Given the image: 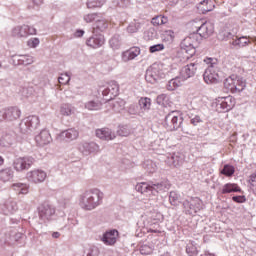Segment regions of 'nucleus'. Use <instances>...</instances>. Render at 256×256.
Here are the masks:
<instances>
[{
  "label": "nucleus",
  "mask_w": 256,
  "mask_h": 256,
  "mask_svg": "<svg viewBox=\"0 0 256 256\" xmlns=\"http://www.w3.org/2000/svg\"><path fill=\"white\" fill-rule=\"evenodd\" d=\"M102 201L103 192L97 188L87 190L79 196V205L84 211H93V209H97Z\"/></svg>",
  "instance_id": "obj_1"
},
{
  "label": "nucleus",
  "mask_w": 256,
  "mask_h": 256,
  "mask_svg": "<svg viewBox=\"0 0 256 256\" xmlns=\"http://www.w3.org/2000/svg\"><path fill=\"white\" fill-rule=\"evenodd\" d=\"M203 61L208 66L203 74L205 83L208 85L219 83L221 76H219V61L217 58H205Z\"/></svg>",
  "instance_id": "obj_2"
},
{
  "label": "nucleus",
  "mask_w": 256,
  "mask_h": 256,
  "mask_svg": "<svg viewBox=\"0 0 256 256\" xmlns=\"http://www.w3.org/2000/svg\"><path fill=\"white\" fill-rule=\"evenodd\" d=\"M168 74L169 71L165 68V65L155 63L146 70L145 79L147 83L156 85L161 79H165Z\"/></svg>",
  "instance_id": "obj_3"
},
{
  "label": "nucleus",
  "mask_w": 256,
  "mask_h": 256,
  "mask_svg": "<svg viewBox=\"0 0 256 256\" xmlns=\"http://www.w3.org/2000/svg\"><path fill=\"white\" fill-rule=\"evenodd\" d=\"M224 87H226L228 91H231L232 93H239L245 89L246 82L243 80V78L232 75L225 79Z\"/></svg>",
  "instance_id": "obj_4"
},
{
  "label": "nucleus",
  "mask_w": 256,
  "mask_h": 256,
  "mask_svg": "<svg viewBox=\"0 0 256 256\" xmlns=\"http://www.w3.org/2000/svg\"><path fill=\"white\" fill-rule=\"evenodd\" d=\"M33 163H35V159L33 157L24 156L16 158L12 163V167L17 173H23V171L31 169Z\"/></svg>",
  "instance_id": "obj_5"
},
{
  "label": "nucleus",
  "mask_w": 256,
  "mask_h": 256,
  "mask_svg": "<svg viewBox=\"0 0 256 256\" xmlns=\"http://www.w3.org/2000/svg\"><path fill=\"white\" fill-rule=\"evenodd\" d=\"M181 123H183V119H181L179 112L172 111L165 117L164 127L168 131H175L181 127Z\"/></svg>",
  "instance_id": "obj_6"
},
{
  "label": "nucleus",
  "mask_w": 256,
  "mask_h": 256,
  "mask_svg": "<svg viewBox=\"0 0 256 256\" xmlns=\"http://www.w3.org/2000/svg\"><path fill=\"white\" fill-rule=\"evenodd\" d=\"M191 26L196 27V31L200 34L202 39L211 37V34L215 31V27L210 22L203 23L201 21H192Z\"/></svg>",
  "instance_id": "obj_7"
},
{
  "label": "nucleus",
  "mask_w": 256,
  "mask_h": 256,
  "mask_svg": "<svg viewBox=\"0 0 256 256\" xmlns=\"http://www.w3.org/2000/svg\"><path fill=\"white\" fill-rule=\"evenodd\" d=\"M39 117L32 115L24 118L20 123V131L21 133H31V131H35L37 127H39Z\"/></svg>",
  "instance_id": "obj_8"
},
{
  "label": "nucleus",
  "mask_w": 256,
  "mask_h": 256,
  "mask_svg": "<svg viewBox=\"0 0 256 256\" xmlns=\"http://www.w3.org/2000/svg\"><path fill=\"white\" fill-rule=\"evenodd\" d=\"M184 211L188 213V215H193V213H197L203 209V201L199 199V197L191 198L190 200H185L183 202Z\"/></svg>",
  "instance_id": "obj_9"
},
{
  "label": "nucleus",
  "mask_w": 256,
  "mask_h": 256,
  "mask_svg": "<svg viewBox=\"0 0 256 256\" xmlns=\"http://www.w3.org/2000/svg\"><path fill=\"white\" fill-rule=\"evenodd\" d=\"M21 117V110L17 107H8L0 110V121H17Z\"/></svg>",
  "instance_id": "obj_10"
},
{
  "label": "nucleus",
  "mask_w": 256,
  "mask_h": 256,
  "mask_svg": "<svg viewBox=\"0 0 256 256\" xmlns=\"http://www.w3.org/2000/svg\"><path fill=\"white\" fill-rule=\"evenodd\" d=\"M78 149L85 157H88V155H97V153L101 152V146L93 141L82 142Z\"/></svg>",
  "instance_id": "obj_11"
},
{
  "label": "nucleus",
  "mask_w": 256,
  "mask_h": 256,
  "mask_svg": "<svg viewBox=\"0 0 256 256\" xmlns=\"http://www.w3.org/2000/svg\"><path fill=\"white\" fill-rule=\"evenodd\" d=\"M39 217L42 221L47 222L53 219L55 215V207L48 202L42 203L38 208Z\"/></svg>",
  "instance_id": "obj_12"
},
{
  "label": "nucleus",
  "mask_w": 256,
  "mask_h": 256,
  "mask_svg": "<svg viewBox=\"0 0 256 256\" xmlns=\"http://www.w3.org/2000/svg\"><path fill=\"white\" fill-rule=\"evenodd\" d=\"M233 107H235V99L231 96L219 98L216 102V111L218 113H227Z\"/></svg>",
  "instance_id": "obj_13"
},
{
  "label": "nucleus",
  "mask_w": 256,
  "mask_h": 256,
  "mask_svg": "<svg viewBox=\"0 0 256 256\" xmlns=\"http://www.w3.org/2000/svg\"><path fill=\"white\" fill-rule=\"evenodd\" d=\"M36 34H37V29L29 25L16 26L12 30V35L18 38L29 37V35H36Z\"/></svg>",
  "instance_id": "obj_14"
},
{
  "label": "nucleus",
  "mask_w": 256,
  "mask_h": 256,
  "mask_svg": "<svg viewBox=\"0 0 256 256\" xmlns=\"http://www.w3.org/2000/svg\"><path fill=\"white\" fill-rule=\"evenodd\" d=\"M100 91H102V95L104 97L113 99V97H117V95H119V83H117L115 80H112L106 84L105 88H100Z\"/></svg>",
  "instance_id": "obj_15"
},
{
  "label": "nucleus",
  "mask_w": 256,
  "mask_h": 256,
  "mask_svg": "<svg viewBox=\"0 0 256 256\" xmlns=\"http://www.w3.org/2000/svg\"><path fill=\"white\" fill-rule=\"evenodd\" d=\"M26 179L30 183H35V184L43 183V181H45V179H47V173L43 170L34 169V170L27 172Z\"/></svg>",
  "instance_id": "obj_16"
},
{
  "label": "nucleus",
  "mask_w": 256,
  "mask_h": 256,
  "mask_svg": "<svg viewBox=\"0 0 256 256\" xmlns=\"http://www.w3.org/2000/svg\"><path fill=\"white\" fill-rule=\"evenodd\" d=\"M201 68V64L198 62L190 63L184 66L180 72V76L183 78L184 81L187 79L194 77L195 73H197V69Z\"/></svg>",
  "instance_id": "obj_17"
},
{
  "label": "nucleus",
  "mask_w": 256,
  "mask_h": 256,
  "mask_svg": "<svg viewBox=\"0 0 256 256\" xmlns=\"http://www.w3.org/2000/svg\"><path fill=\"white\" fill-rule=\"evenodd\" d=\"M17 209H19V206H17V201L13 198L7 199L1 206L0 211L2 215H13V213H16Z\"/></svg>",
  "instance_id": "obj_18"
},
{
  "label": "nucleus",
  "mask_w": 256,
  "mask_h": 256,
  "mask_svg": "<svg viewBox=\"0 0 256 256\" xmlns=\"http://www.w3.org/2000/svg\"><path fill=\"white\" fill-rule=\"evenodd\" d=\"M109 29V21L103 17L96 18V21L92 28L93 35H99L101 33H105Z\"/></svg>",
  "instance_id": "obj_19"
},
{
  "label": "nucleus",
  "mask_w": 256,
  "mask_h": 256,
  "mask_svg": "<svg viewBox=\"0 0 256 256\" xmlns=\"http://www.w3.org/2000/svg\"><path fill=\"white\" fill-rule=\"evenodd\" d=\"M96 137L101 141H113L117 138V134L109 128H100L96 130Z\"/></svg>",
  "instance_id": "obj_20"
},
{
  "label": "nucleus",
  "mask_w": 256,
  "mask_h": 256,
  "mask_svg": "<svg viewBox=\"0 0 256 256\" xmlns=\"http://www.w3.org/2000/svg\"><path fill=\"white\" fill-rule=\"evenodd\" d=\"M180 47L182 49V53H185L187 56L186 58L189 59V57H193L195 55V45L191 43V38L186 37L180 44Z\"/></svg>",
  "instance_id": "obj_21"
},
{
  "label": "nucleus",
  "mask_w": 256,
  "mask_h": 256,
  "mask_svg": "<svg viewBox=\"0 0 256 256\" xmlns=\"http://www.w3.org/2000/svg\"><path fill=\"white\" fill-rule=\"evenodd\" d=\"M86 45L92 47V49H99V47L105 45V36L103 34H94L86 41Z\"/></svg>",
  "instance_id": "obj_22"
},
{
  "label": "nucleus",
  "mask_w": 256,
  "mask_h": 256,
  "mask_svg": "<svg viewBox=\"0 0 256 256\" xmlns=\"http://www.w3.org/2000/svg\"><path fill=\"white\" fill-rule=\"evenodd\" d=\"M119 237V231L110 230L103 234L101 241L104 245H115L117 243V238Z\"/></svg>",
  "instance_id": "obj_23"
},
{
  "label": "nucleus",
  "mask_w": 256,
  "mask_h": 256,
  "mask_svg": "<svg viewBox=\"0 0 256 256\" xmlns=\"http://www.w3.org/2000/svg\"><path fill=\"white\" fill-rule=\"evenodd\" d=\"M139 55H141V48L132 47L122 53V61L124 63H128V61H133V59H136V57H139Z\"/></svg>",
  "instance_id": "obj_24"
},
{
  "label": "nucleus",
  "mask_w": 256,
  "mask_h": 256,
  "mask_svg": "<svg viewBox=\"0 0 256 256\" xmlns=\"http://www.w3.org/2000/svg\"><path fill=\"white\" fill-rule=\"evenodd\" d=\"M35 141L40 147H43L44 145H49L51 143L52 138L51 134L48 132V130H42L36 137Z\"/></svg>",
  "instance_id": "obj_25"
},
{
  "label": "nucleus",
  "mask_w": 256,
  "mask_h": 256,
  "mask_svg": "<svg viewBox=\"0 0 256 256\" xmlns=\"http://www.w3.org/2000/svg\"><path fill=\"white\" fill-rule=\"evenodd\" d=\"M108 105L112 107L113 111L116 113H121L123 109H125V100L121 98H115V99H108Z\"/></svg>",
  "instance_id": "obj_26"
},
{
  "label": "nucleus",
  "mask_w": 256,
  "mask_h": 256,
  "mask_svg": "<svg viewBox=\"0 0 256 256\" xmlns=\"http://www.w3.org/2000/svg\"><path fill=\"white\" fill-rule=\"evenodd\" d=\"M79 137V131L76 129H68L59 134L60 139H66V141H75Z\"/></svg>",
  "instance_id": "obj_27"
},
{
  "label": "nucleus",
  "mask_w": 256,
  "mask_h": 256,
  "mask_svg": "<svg viewBox=\"0 0 256 256\" xmlns=\"http://www.w3.org/2000/svg\"><path fill=\"white\" fill-rule=\"evenodd\" d=\"M136 191L141 193L142 195H146V197H151L153 195V188L151 185L141 182L136 185Z\"/></svg>",
  "instance_id": "obj_28"
},
{
  "label": "nucleus",
  "mask_w": 256,
  "mask_h": 256,
  "mask_svg": "<svg viewBox=\"0 0 256 256\" xmlns=\"http://www.w3.org/2000/svg\"><path fill=\"white\" fill-rule=\"evenodd\" d=\"M185 83V80L181 76H177L173 79H171L167 85L166 89L167 91H175V89H178V87H181Z\"/></svg>",
  "instance_id": "obj_29"
},
{
  "label": "nucleus",
  "mask_w": 256,
  "mask_h": 256,
  "mask_svg": "<svg viewBox=\"0 0 256 256\" xmlns=\"http://www.w3.org/2000/svg\"><path fill=\"white\" fill-rule=\"evenodd\" d=\"M166 163L169 167H181L183 165V158L177 154H170L166 159Z\"/></svg>",
  "instance_id": "obj_30"
},
{
  "label": "nucleus",
  "mask_w": 256,
  "mask_h": 256,
  "mask_svg": "<svg viewBox=\"0 0 256 256\" xmlns=\"http://www.w3.org/2000/svg\"><path fill=\"white\" fill-rule=\"evenodd\" d=\"M60 115L62 117H71V115H75V108L69 103H63L60 105Z\"/></svg>",
  "instance_id": "obj_31"
},
{
  "label": "nucleus",
  "mask_w": 256,
  "mask_h": 256,
  "mask_svg": "<svg viewBox=\"0 0 256 256\" xmlns=\"http://www.w3.org/2000/svg\"><path fill=\"white\" fill-rule=\"evenodd\" d=\"M15 143V136L11 134H3L0 138V147L9 148Z\"/></svg>",
  "instance_id": "obj_32"
},
{
  "label": "nucleus",
  "mask_w": 256,
  "mask_h": 256,
  "mask_svg": "<svg viewBox=\"0 0 256 256\" xmlns=\"http://www.w3.org/2000/svg\"><path fill=\"white\" fill-rule=\"evenodd\" d=\"M198 9L202 13H209V11H213L215 9V5L213 4V0H203L198 4Z\"/></svg>",
  "instance_id": "obj_33"
},
{
  "label": "nucleus",
  "mask_w": 256,
  "mask_h": 256,
  "mask_svg": "<svg viewBox=\"0 0 256 256\" xmlns=\"http://www.w3.org/2000/svg\"><path fill=\"white\" fill-rule=\"evenodd\" d=\"M249 43H251V41H249V39L246 36H242V37L236 36L235 38H233L231 45H233V47L241 48V47H247Z\"/></svg>",
  "instance_id": "obj_34"
},
{
  "label": "nucleus",
  "mask_w": 256,
  "mask_h": 256,
  "mask_svg": "<svg viewBox=\"0 0 256 256\" xmlns=\"http://www.w3.org/2000/svg\"><path fill=\"white\" fill-rule=\"evenodd\" d=\"M13 191H16L18 195H27L29 193V185L23 183L12 184Z\"/></svg>",
  "instance_id": "obj_35"
},
{
  "label": "nucleus",
  "mask_w": 256,
  "mask_h": 256,
  "mask_svg": "<svg viewBox=\"0 0 256 256\" xmlns=\"http://www.w3.org/2000/svg\"><path fill=\"white\" fill-rule=\"evenodd\" d=\"M13 177L14 172L11 168H5L0 171V179L3 181V183H8V181H11Z\"/></svg>",
  "instance_id": "obj_36"
},
{
  "label": "nucleus",
  "mask_w": 256,
  "mask_h": 256,
  "mask_svg": "<svg viewBox=\"0 0 256 256\" xmlns=\"http://www.w3.org/2000/svg\"><path fill=\"white\" fill-rule=\"evenodd\" d=\"M240 191H241V188L239 187V185L235 183L225 184L222 188V193L224 195L227 193H240Z\"/></svg>",
  "instance_id": "obj_37"
},
{
  "label": "nucleus",
  "mask_w": 256,
  "mask_h": 256,
  "mask_svg": "<svg viewBox=\"0 0 256 256\" xmlns=\"http://www.w3.org/2000/svg\"><path fill=\"white\" fill-rule=\"evenodd\" d=\"M84 107L88 109V111H99V109L103 107V104L99 100H90L85 103Z\"/></svg>",
  "instance_id": "obj_38"
},
{
  "label": "nucleus",
  "mask_w": 256,
  "mask_h": 256,
  "mask_svg": "<svg viewBox=\"0 0 256 256\" xmlns=\"http://www.w3.org/2000/svg\"><path fill=\"white\" fill-rule=\"evenodd\" d=\"M131 133H133V130L127 125L120 126L117 130V135H119V137H129Z\"/></svg>",
  "instance_id": "obj_39"
},
{
  "label": "nucleus",
  "mask_w": 256,
  "mask_h": 256,
  "mask_svg": "<svg viewBox=\"0 0 256 256\" xmlns=\"http://www.w3.org/2000/svg\"><path fill=\"white\" fill-rule=\"evenodd\" d=\"M138 103L142 111H149V109H151V98L142 97L139 99Z\"/></svg>",
  "instance_id": "obj_40"
},
{
  "label": "nucleus",
  "mask_w": 256,
  "mask_h": 256,
  "mask_svg": "<svg viewBox=\"0 0 256 256\" xmlns=\"http://www.w3.org/2000/svg\"><path fill=\"white\" fill-rule=\"evenodd\" d=\"M110 47L116 51L117 49H120L121 47V36L120 35H114L110 41H109Z\"/></svg>",
  "instance_id": "obj_41"
},
{
  "label": "nucleus",
  "mask_w": 256,
  "mask_h": 256,
  "mask_svg": "<svg viewBox=\"0 0 256 256\" xmlns=\"http://www.w3.org/2000/svg\"><path fill=\"white\" fill-rule=\"evenodd\" d=\"M161 39H163L166 43H171V41L175 39V33L173 30L163 31L161 34Z\"/></svg>",
  "instance_id": "obj_42"
},
{
  "label": "nucleus",
  "mask_w": 256,
  "mask_h": 256,
  "mask_svg": "<svg viewBox=\"0 0 256 256\" xmlns=\"http://www.w3.org/2000/svg\"><path fill=\"white\" fill-rule=\"evenodd\" d=\"M187 38L190 39L191 43H192L195 47H197V43H200L201 40L203 39V38L201 37V34H199V32H198V33H197V32H191V33L189 34V36H187Z\"/></svg>",
  "instance_id": "obj_43"
},
{
  "label": "nucleus",
  "mask_w": 256,
  "mask_h": 256,
  "mask_svg": "<svg viewBox=\"0 0 256 256\" xmlns=\"http://www.w3.org/2000/svg\"><path fill=\"white\" fill-rule=\"evenodd\" d=\"M144 169L148 173H155V171H157V164L155 162H153V160H147L144 163Z\"/></svg>",
  "instance_id": "obj_44"
},
{
  "label": "nucleus",
  "mask_w": 256,
  "mask_h": 256,
  "mask_svg": "<svg viewBox=\"0 0 256 256\" xmlns=\"http://www.w3.org/2000/svg\"><path fill=\"white\" fill-rule=\"evenodd\" d=\"M168 19L165 16H156L152 19L151 23L154 27H159V25H165Z\"/></svg>",
  "instance_id": "obj_45"
},
{
  "label": "nucleus",
  "mask_w": 256,
  "mask_h": 256,
  "mask_svg": "<svg viewBox=\"0 0 256 256\" xmlns=\"http://www.w3.org/2000/svg\"><path fill=\"white\" fill-rule=\"evenodd\" d=\"M141 29V23L139 22H131L128 27L126 28L127 33L133 34L137 33Z\"/></svg>",
  "instance_id": "obj_46"
},
{
  "label": "nucleus",
  "mask_w": 256,
  "mask_h": 256,
  "mask_svg": "<svg viewBox=\"0 0 256 256\" xmlns=\"http://www.w3.org/2000/svg\"><path fill=\"white\" fill-rule=\"evenodd\" d=\"M221 173L222 175H226V177H231L235 173V168L231 165H225Z\"/></svg>",
  "instance_id": "obj_47"
},
{
  "label": "nucleus",
  "mask_w": 256,
  "mask_h": 256,
  "mask_svg": "<svg viewBox=\"0 0 256 256\" xmlns=\"http://www.w3.org/2000/svg\"><path fill=\"white\" fill-rule=\"evenodd\" d=\"M22 65H33L35 58L31 55H21Z\"/></svg>",
  "instance_id": "obj_48"
},
{
  "label": "nucleus",
  "mask_w": 256,
  "mask_h": 256,
  "mask_svg": "<svg viewBox=\"0 0 256 256\" xmlns=\"http://www.w3.org/2000/svg\"><path fill=\"white\" fill-rule=\"evenodd\" d=\"M69 81H71V76L67 73L61 74L60 77H58L60 85H68Z\"/></svg>",
  "instance_id": "obj_49"
},
{
  "label": "nucleus",
  "mask_w": 256,
  "mask_h": 256,
  "mask_svg": "<svg viewBox=\"0 0 256 256\" xmlns=\"http://www.w3.org/2000/svg\"><path fill=\"white\" fill-rule=\"evenodd\" d=\"M169 201L174 206L179 205V194L175 191L170 192Z\"/></svg>",
  "instance_id": "obj_50"
},
{
  "label": "nucleus",
  "mask_w": 256,
  "mask_h": 256,
  "mask_svg": "<svg viewBox=\"0 0 256 256\" xmlns=\"http://www.w3.org/2000/svg\"><path fill=\"white\" fill-rule=\"evenodd\" d=\"M152 193H154V191L156 193H159V191H165V189H167V184L165 183H157V184H152Z\"/></svg>",
  "instance_id": "obj_51"
},
{
  "label": "nucleus",
  "mask_w": 256,
  "mask_h": 256,
  "mask_svg": "<svg viewBox=\"0 0 256 256\" xmlns=\"http://www.w3.org/2000/svg\"><path fill=\"white\" fill-rule=\"evenodd\" d=\"M98 15L96 13H90V14H85L83 16V19L85 23H93V21H97Z\"/></svg>",
  "instance_id": "obj_52"
},
{
  "label": "nucleus",
  "mask_w": 256,
  "mask_h": 256,
  "mask_svg": "<svg viewBox=\"0 0 256 256\" xmlns=\"http://www.w3.org/2000/svg\"><path fill=\"white\" fill-rule=\"evenodd\" d=\"M113 7H121L122 9H125L126 7H129V0H114Z\"/></svg>",
  "instance_id": "obj_53"
},
{
  "label": "nucleus",
  "mask_w": 256,
  "mask_h": 256,
  "mask_svg": "<svg viewBox=\"0 0 256 256\" xmlns=\"http://www.w3.org/2000/svg\"><path fill=\"white\" fill-rule=\"evenodd\" d=\"M106 0H96V3L93 4V2H87L88 9H95L96 7H103L105 5Z\"/></svg>",
  "instance_id": "obj_54"
},
{
  "label": "nucleus",
  "mask_w": 256,
  "mask_h": 256,
  "mask_svg": "<svg viewBox=\"0 0 256 256\" xmlns=\"http://www.w3.org/2000/svg\"><path fill=\"white\" fill-rule=\"evenodd\" d=\"M186 253L189 256H196L197 255V247H195V245H193V244H188L186 246Z\"/></svg>",
  "instance_id": "obj_55"
},
{
  "label": "nucleus",
  "mask_w": 256,
  "mask_h": 256,
  "mask_svg": "<svg viewBox=\"0 0 256 256\" xmlns=\"http://www.w3.org/2000/svg\"><path fill=\"white\" fill-rule=\"evenodd\" d=\"M163 49H165L164 44H155L150 46L149 51L150 53H159V51H163Z\"/></svg>",
  "instance_id": "obj_56"
},
{
  "label": "nucleus",
  "mask_w": 256,
  "mask_h": 256,
  "mask_svg": "<svg viewBox=\"0 0 256 256\" xmlns=\"http://www.w3.org/2000/svg\"><path fill=\"white\" fill-rule=\"evenodd\" d=\"M158 105H167V101H169V97L166 94H161L156 99Z\"/></svg>",
  "instance_id": "obj_57"
},
{
  "label": "nucleus",
  "mask_w": 256,
  "mask_h": 256,
  "mask_svg": "<svg viewBox=\"0 0 256 256\" xmlns=\"http://www.w3.org/2000/svg\"><path fill=\"white\" fill-rule=\"evenodd\" d=\"M127 111L130 115H137V112L139 111V106L137 104H130L127 108Z\"/></svg>",
  "instance_id": "obj_58"
},
{
  "label": "nucleus",
  "mask_w": 256,
  "mask_h": 256,
  "mask_svg": "<svg viewBox=\"0 0 256 256\" xmlns=\"http://www.w3.org/2000/svg\"><path fill=\"white\" fill-rule=\"evenodd\" d=\"M39 43H40L39 38H32L28 40L27 45L31 49H35V47L39 46Z\"/></svg>",
  "instance_id": "obj_59"
},
{
  "label": "nucleus",
  "mask_w": 256,
  "mask_h": 256,
  "mask_svg": "<svg viewBox=\"0 0 256 256\" xmlns=\"http://www.w3.org/2000/svg\"><path fill=\"white\" fill-rule=\"evenodd\" d=\"M12 65H14L15 67L23 65L21 55L12 56Z\"/></svg>",
  "instance_id": "obj_60"
},
{
  "label": "nucleus",
  "mask_w": 256,
  "mask_h": 256,
  "mask_svg": "<svg viewBox=\"0 0 256 256\" xmlns=\"http://www.w3.org/2000/svg\"><path fill=\"white\" fill-rule=\"evenodd\" d=\"M141 255H151L153 253V250L151 247L145 245L140 248Z\"/></svg>",
  "instance_id": "obj_61"
},
{
  "label": "nucleus",
  "mask_w": 256,
  "mask_h": 256,
  "mask_svg": "<svg viewBox=\"0 0 256 256\" xmlns=\"http://www.w3.org/2000/svg\"><path fill=\"white\" fill-rule=\"evenodd\" d=\"M249 183L251 185V189H253L256 192V174L250 175Z\"/></svg>",
  "instance_id": "obj_62"
},
{
  "label": "nucleus",
  "mask_w": 256,
  "mask_h": 256,
  "mask_svg": "<svg viewBox=\"0 0 256 256\" xmlns=\"http://www.w3.org/2000/svg\"><path fill=\"white\" fill-rule=\"evenodd\" d=\"M21 237H23V234L19 233V232H12L11 236H10V241H19V239H21Z\"/></svg>",
  "instance_id": "obj_63"
},
{
  "label": "nucleus",
  "mask_w": 256,
  "mask_h": 256,
  "mask_svg": "<svg viewBox=\"0 0 256 256\" xmlns=\"http://www.w3.org/2000/svg\"><path fill=\"white\" fill-rule=\"evenodd\" d=\"M163 140L159 139V140H155L154 144H153V148L155 149V151H161V149H163V145H161V142Z\"/></svg>",
  "instance_id": "obj_64"
}]
</instances>
